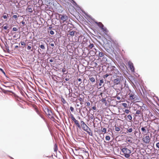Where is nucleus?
I'll list each match as a JSON object with an SVG mask.
<instances>
[{
    "label": "nucleus",
    "mask_w": 159,
    "mask_h": 159,
    "mask_svg": "<svg viewBox=\"0 0 159 159\" xmlns=\"http://www.w3.org/2000/svg\"><path fill=\"white\" fill-rule=\"evenodd\" d=\"M26 10L29 13H31L32 12V8L30 6H29L26 9Z\"/></svg>",
    "instance_id": "nucleus-12"
},
{
    "label": "nucleus",
    "mask_w": 159,
    "mask_h": 159,
    "mask_svg": "<svg viewBox=\"0 0 159 159\" xmlns=\"http://www.w3.org/2000/svg\"><path fill=\"white\" fill-rule=\"evenodd\" d=\"M94 47V44L93 43H90V44L88 46V47L90 49H92Z\"/></svg>",
    "instance_id": "nucleus-27"
},
{
    "label": "nucleus",
    "mask_w": 159,
    "mask_h": 159,
    "mask_svg": "<svg viewBox=\"0 0 159 159\" xmlns=\"http://www.w3.org/2000/svg\"><path fill=\"white\" fill-rule=\"evenodd\" d=\"M142 109V107H140V110H138L136 111V114L138 115L141 114L142 116H143V113H141V109Z\"/></svg>",
    "instance_id": "nucleus-11"
},
{
    "label": "nucleus",
    "mask_w": 159,
    "mask_h": 159,
    "mask_svg": "<svg viewBox=\"0 0 159 159\" xmlns=\"http://www.w3.org/2000/svg\"><path fill=\"white\" fill-rule=\"evenodd\" d=\"M142 140L146 144H149L151 140V138L148 135H144L142 138Z\"/></svg>",
    "instance_id": "nucleus-4"
},
{
    "label": "nucleus",
    "mask_w": 159,
    "mask_h": 159,
    "mask_svg": "<svg viewBox=\"0 0 159 159\" xmlns=\"http://www.w3.org/2000/svg\"><path fill=\"white\" fill-rule=\"evenodd\" d=\"M4 14L5 15H3L2 17L4 19L6 20V21L7 20V17L8 16V14L5 13H4Z\"/></svg>",
    "instance_id": "nucleus-20"
},
{
    "label": "nucleus",
    "mask_w": 159,
    "mask_h": 159,
    "mask_svg": "<svg viewBox=\"0 0 159 159\" xmlns=\"http://www.w3.org/2000/svg\"><path fill=\"white\" fill-rule=\"evenodd\" d=\"M84 98L80 97L79 98V100L80 102H82L84 101Z\"/></svg>",
    "instance_id": "nucleus-36"
},
{
    "label": "nucleus",
    "mask_w": 159,
    "mask_h": 159,
    "mask_svg": "<svg viewBox=\"0 0 159 159\" xmlns=\"http://www.w3.org/2000/svg\"><path fill=\"white\" fill-rule=\"evenodd\" d=\"M156 146L157 148H159V142H158L157 143Z\"/></svg>",
    "instance_id": "nucleus-48"
},
{
    "label": "nucleus",
    "mask_w": 159,
    "mask_h": 159,
    "mask_svg": "<svg viewBox=\"0 0 159 159\" xmlns=\"http://www.w3.org/2000/svg\"><path fill=\"white\" fill-rule=\"evenodd\" d=\"M95 50H96V49H95Z\"/></svg>",
    "instance_id": "nucleus-62"
},
{
    "label": "nucleus",
    "mask_w": 159,
    "mask_h": 159,
    "mask_svg": "<svg viewBox=\"0 0 159 159\" xmlns=\"http://www.w3.org/2000/svg\"><path fill=\"white\" fill-rule=\"evenodd\" d=\"M127 117L129 119V120L128 121H130L132 120V117L130 115H129L127 116Z\"/></svg>",
    "instance_id": "nucleus-23"
},
{
    "label": "nucleus",
    "mask_w": 159,
    "mask_h": 159,
    "mask_svg": "<svg viewBox=\"0 0 159 159\" xmlns=\"http://www.w3.org/2000/svg\"><path fill=\"white\" fill-rule=\"evenodd\" d=\"M111 75H113L116 77L122 75L121 73L115 66H111Z\"/></svg>",
    "instance_id": "nucleus-2"
},
{
    "label": "nucleus",
    "mask_w": 159,
    "mask_h": 159,
    "mask_svg": "<svg viewBox=\"0 0 159 159\" xmlns=\"http://www.w3.org/2000/svg\"><path fill=\"white\" fill-rule=\"evenodd\" d=\"M70 109L72 112H73L74 110V108L72 107H70Z\"/></svg>",
    "instance_id": "nucleus-42"
},
{
    "label": "nucleus",
    "mask_w": 159,
    "mask_h": 159,
    "mask_svg": "<svg viewBox=\"0 0 159 159\" xmlns=\"http://www.w3.org/2000/svg\"><path fill=\"white\" fill-rule=\"evenodd\" d=\"M70 116H71V119L72 120L73 119H74V118H75L74 117L73 115L72 114H71Z\"/></svg>",
    "instance_id": "nucleus-39"
},
{
    "label": "nucleus",
    "mask_w": 159,
    "mask_h": 159,
    "mask_svg": "<svg viewBox=\"0 0 159 159\" xmlns=\"http://www.w3.org/2000/svg\"><path fill=\"white\" fill-rule=\"evenodd\" d=\"M58 17L60 18L61 21L63 23L65 22L68 19V17L66 15L59 14Z\"/></svg>",
    "instance_id": "nucleus-5"
},
{
    "label": "nucleus",
    "mask_w": 159,
    "mask_h": 159,
    "mask_svg": "<svg viewBox=\"0 0 159 159\" xmlns=\"http://www.w3.org/2000/svg\"><path fill=\"white\" fill-rule=\"evenodd\" d=\"M98 26L101 29L103 27L104 25L101 22H98L97 23Z\"/></svg>",
    "instance_id": "nucleus-17"
},
{
    "label": "nucleus",
    "mask_w": 159,
    "mask_h": 159,
    "mask_svg": "<svg viewBox=\"0 0 159 159\" xmlns=\"http://www.w3.org/2000/svg\"><path fill=\"white\" fill-rule=\"evenodd\" d=\"M104 83V80L103 79H101L100 80V82L99 84V86H101L102 85V84Z\"/></svg>",
    "instance_id": "nucleus-22"
},
{
    "label": "nucleus",
    "mask_w": 159,
    "mask_h": 159,
    "mask_svg": "<svg viewBox=\"0 0 159 159\" xmlns=\"http://www.w3.org/2000/svg\"><path fill=\"white\" fill-rule=\"evenodd\" d=\"M117 98L118 100H120V97L119 96L117 97Z\"/></svg>",
    "instance_id": "nucleus-53"
},
{
    "label": "nucleus",
    "mask_w": 159,
    "mask_h": 159,
    "mask_svg": "<svg viewBox=\"0 0 159 159\" xmlns=\"http://www.w3.org/2000/svg\"><path fill=\"white\" fill-rule=\"evenodd\" d=\"M50 61L51 62H52L53 61V60L52 59H51V60H50Z\"/></svg>",
    "instance_id": "nucleus-57"
},
{
    "label": "nucleus",
    "mask_w": 159,
    "mask_h": 159,
    "mask_svg": "<svg viewBox=\"0 0 159 159\" xmlns=\"http://www.w3.org/2000/svg\"><path fill=\"white\" fill-rule=\"evenodd\" d=\"M92 108L94 110H96V106H94L92 107Z\"/></svg>",
    "instance_id": "nucleus-51"
},
{
    "label": "nucleus",
    "mask_w": 159,
    "mask_h": 159,
    "mask_svg": "<svg viewBox=\"0 0 159 159\" xmlns=\"http://www.w3.org/2000/svg\"><path fill=\"white\" fill-rule=\"evenodd\" d=\"M124 112L126 114H129L130 112V111L129 109H126L124 111Z\"/></svg>",
    "instance_id": "nucleus-32"
},
{
    "label": "nucleus",
    "mask_w": 159,
    "mask_h": 159,
    "mask_svg": "<svg viewBox=\"0 0 159 159\" xmlns=\"http://www.w3.org/2000/svg\"><path fill=\"white\" fill-rule=\"evenodd\" d=\"M101 101L102 102H105V104L106 105V103H107L106 102V98H102L101 100Z\"/></svg>",
    "instance_id": "nucleus-29"
},
{
    "label": "nucleus",
    "mask_w": 159,
    "mask_h": 159,
    "mask_svg": "<svg viewBox=\"0 0 159 159\" xmlns=\"http://www.w3.org/2000/svg\"><path fill=\"white\" fill-rule=\"evenodd\" d=\"M102 93H101L100 95L102 97Z\"/></svg>",
    "instance_id": "nucleus-59"
},
{
    "label": "nucleus",
    "mask_w": 159,
    "mask_h": 159,
    "mask_svg": "<svg viewBox=\"0 0 159 159\" xmlns=\"http://www.w3.org/2000/svg\"><path fill=\"white\" fill-rule=\"evenodd\" d=\"M0 71H1L2 73L5 75H6V74L4 70L1 68H0Z\"/></svg>",
    "instance_id": "nucleus-37"
},
{
    "label": "nucleus",
    "mask_w": 159,
    "mask_h": 159,
    "mask_svg": "<svg viewBox=\"0 0 159 159\" xmlns=\"http://www.w3.org/2000/svg\"><path fill=\"white\" fill-rule=\"evenodd\" d=\"M121 150L120 154L121 155L124 156L126 158H128L130 157L131 153L130 149H128L126 147L123 148L121 147Z\"/></svg>",
    "instance_id": "nucleus-1"
},
{
    "label": "nucleus",
    "mask_w": 159,
    "mask_h": 159,
    "mask_svg": "<svg viewBox=\"0 0 159 159\" xmlns=\"http://www.w3.org/2000/svg\"><path fill=\"white\" fill-rule=\"evenodd\" d=\"M89 80H90V81L92 82H94L95 81V78L92 77L90 76L89 77Z\"/></svg>",
    "instance_id": "nucleus-19"
},
{
    "label": "nucleus",
    "mask_w": 159,
    "mask_h": 159,
    "mask_svg": "<svg viewBox=\"0 0 159 159\" xmlns=\"http://www.w3.org/2000/svg\"><path fill=\"white\" fill-rule=\"evenodd\" d=\"M54 150L55 152H57L58 150V147L57 145L56 144H55L54 146Z\"/></svg>",
    "instance_id": "nucleus-18"
},
{
    "label": "nucleus",
    "mask_w": 159,
    "mask_h": 159,
    "mask_svg": "<svg viewBox=\"0 0 159 159\" xmlns=\"http://www.w3.org/2000/svg\"><path fill=\"white\" fill-rule=\"evenodd\" d=\"M66 71V69L65 67L64 66V68H63L62 69V72L63 73H65Z\"/></svg>",
    "instance_id": "nucleus-38"
},
{
    "label": "nucleus",
    "mask_w": 159,
    "mask_h": 159,
    "mask_svg": "<svg viewBox=\"0 0 159 159\" xmlns=\"http://www.w3.org/2000/svg\"><path fill=\"white\" fill-rule=\"evenodd\" d=\"M104 55V53L102 52H99V54H98V56L99 57H103Z\"/></svg>",
    "instance_id": "nucleus-26"
},
{
    "label": "nucleus",
    "mask_w": 159,
    "mask_h": 159,
    "mask_svg": "<svg viewBox=\"0 0 159 159\" xmlns=\"http://www.w3.org/2000/svg\"><path fill=\"white\" fill-rule=\"evenodd\" d=\"M128 65L131 71L134 72V68L133 64L131 61H129L128 62Z\"/></svg>",
    "instance_id": "nucleus-9"
},
{
    "label": "nucleus",
    "mask_w": 159,
    "mask_h": 159,
    "mask_svg": "<svg viewBox=\"0 0 159 159\" xmlns=\"http://www.w3.org/2000/svg\"><path fill=\"white\" fill-rule=\"evenodd\" d=\"M39 47L41 49H45V47L43 45H41L40 46H39Z\"/></svg>",
    "instance_id": "nucleus-34"
},
{
    "label": "nucleus",
    "mask_w": 159,
    "mask_h": 159,
    "mask_svg": "<svg viewBox=\"0 0 159 159\" xmlns=\"http://www.w3.org/2000/svg\"><path fill=\"white\" fill-rule=\"evenodd\" d=\"M129 99L131 100L132 102H134V99L136 98V96L133 93H129Z\"/></svg>",
    "instance_id": "nucleus-7"
},
{
    "label": "nucleus",
    "mask_w": 159,
    "mask_h": 159,
    "mask_svg": "<svg viewBox=\"0 0 159 159\" xmlns=\"http://www.w3.org/2000/svg\"><path fill=\"white\" fill-rule=\"evenodd\" d=\"M44 111L49 118L52 120L54 119L53 114L50 108H45L44 109Z\"/></svg>",
    "instance_id": "nucleus-3"
},
{
    "label": "nucleus",
    "mask_w": 159,
    "mask_h": 159,
    "mask_svg": "<svg viewBox=\"0 0 159 159\" xmlns=\"http://www.w3.org/2000/svg\"><path fill=\"white\" fill-rule=\"evenodd\" d=\"M109 75L108 74H106L103 77V78H107L108 76Z\"/></svg>",
    "instance_id": "nucleus-40"
},
{
    "label": "nucleus",
    "mask_w": 159,
    "mask_h": 159,
    "mask_svg": "<svg viewBox=\"0 0 159 159\" xmlns=\"http://www.w3.org/2000/svg\"><path fill=\"white\" fill-rule=\"evenodd\" d=\"M80 104L82 105L83 104V103L82 102H80Z\"/></svg>",
    "instance_id": "nucleus-61"
},
{
    "label": "nucleus",
    "mask_w": 159,
    "mask_h": 159,
    "mask_svg": "<svg viewBox=\"0 0 159 159\" xmlns=\"http://www.w3.org/2000/svg\"><path fill=\"white\" fill-rule=\"evenodd\" d=\"M18 47V46H15V48H17Z\"/></svg>",
    "instance_id": "nucleus-58"
},
{
    "label": "nucleus",
    "mask_w": 159,
    "mask_h": 159,
    "mask_svg": "<svg viewBox=\"0 0 159 159\" xmlns=\"http://www.w3.org/2000/svg\"><path fill=\"white\" fill-rule=\"evenodd\" d=\"M69 80H70V79L69 78V76H68V78H66L65 79V80L66 81H68Z\"/></svg>",
    "instance_id": "nucleus-50"
},
{
    "label": "nucleus",
    "mask_w": 159,
    "mask_h": 159,
    "mask_svg": "<svg viewBox=\"0 0 159 159\" xmlns=\"http://www.w3.org/2000/svg\"><path fill=\"white\" fill-rule=\"evenodd\" d=\"M2 27L3 28V29L4 30H7V29L8 27V26L7 24H6L5 26H4V25H3L2 26Z\"/></svg>",
    "instance_id": "nucleus-30"
},
{
    "label": "nucleus",
    "mask_w": 159,
    "mask_h": 159,
    "mask_svg": "<svg viewBox=\"0 0 159 159\" xmlns=\"http://www.w3.org/2000/svg\"><path fill=\"white\" fill-rule=\"evenodd\" d=\"M86 103H87V106H88L89 107L91 105L90 103L89 102H87Z\"/></svg>",
    "instance_id": "nucleus-49"
},
{
    "label": "nucleus",
    "mask_w": 159,
    "mask_h": 159,
    "mask_svg": "<svg viewBox=\"0 0 159 159\" xmlns=\"http://www.w3.org/2000/svg\"><path fill=\"white\" fill-rule=\"evenodd\" d=\"M61 101L64 104H65L66 102L65 99L63 98H61Z\"/></svg>",
    "instance_id": "nucleus-35"
},
{
    "label": "nucleus",
    "mask_w": 159,
    "mask_h": 159,
    "mask_svg": "<svg viewBox=\"0 0 159 159\" xmlns=\"http://www.w3.org/2000/svg\"><path fill=\"white\" fill-rule=\"evenodd\" d=\"M75 124L79 128H81L80 126V124L79 123L78 121L76 120L74 122Z\"/></svg>",
    "instance_id": "nucleus-16"
},
{
    "label": "nucleus",
    "mask_w": 159,
    "mask_h": 159,
    "mask_svg": "<svg viewBox=\"0 0 159 159\" xmlns=\"http://www.w3.org/2000/svg\"><path fill=\"white\" fill-rule=\"evenodd\" d=\"M110 137L109 136H107L106 137V139L107 141H109L110 139Z\"/></svg>",
    "instance_id": "nucleus-33"
},
{
    "label": "nucleus",
    "mask_w": 159,
    "mask_h": 159,
    "mask_svg": "<svg viewBox=\"0 0 159 159\" xmlns=\"http://www.w3.org/2000/svg\"><path fill=\"white\" fill-rule=\"evenodd\" d=\"M31 46H28L27 47V49L28 50H30L31 49Z\"/></svg>",
    "instance_id": "nucleus-45"
},
{
    "label": "nucleus",
    "mask_w": 159,
    "mask_h": 159,
    "mask_svg": "<svg viewBox=\"0 0 159 159\" xmlns=\"http://www.w3.org/2000/svg\"><path fill=\"white\" fill-rule=\"evenodd\" d=\"M80 124L82 128L87 125L83 121H80Z\"/></svg>",
    "instance_id": "nucleus-13"
},
{
    "label": "nucleus",
    "mask_w": 159,
    "mask_h": 159,
    "mask_svg": "<svg viewBox=\"0 0 159 159\" xmlns=\"http://www.w3.org/2000/svg\"><path fill=\"white\" fill-rule=\"evenodd\" d=\"M72 120L75 122V121L76 120L75 118H74V119H73Z\"/></svg>",
    "instance_id": "nucleus-56"
},
{
    "label": "nucleus",
    "mask_w": 159,
    "mask_h": 159,
    "mask_svg": "<svg viewBox=\"0 0 159 159\" xmlns=\"http://www.w3.org/2000/svg\"><path fill=\"white\" fill-rule=\"evenodd\" d=\"M115 129L116 131H119L120 130V128L119 127H117L116 125L115 126Z\"/></svg>",
    "instance_id": "nucleus-25"
},
{
    "label": "nucleus",
    "mask_w": 159,
    "mask_h": 159,
    "mask_svg": "<svg viewBox=\"0 0 159 159\" xmlns=\"http://www.w3.org/2000/svg\"><path fill=\"white\" fill-rule=\"evenodd\" d=\"M101 29L103 30V31L105 33H107L108 32V30H107V28L103 26V28H102Z\"/></svg>",
    "instance_id": "nucleus-15"
},
{
    "label": "nucleus",
    "mask_w": 159,
    "mask_h": 159,
    "mask_svg": "<svg viewBox=\"0 0 159 159\" xmlns=\"http://www.w3.org/2000/svg\"><path fill=\"white\" fill-rule=\"evenodd\" d=\"M101 131L102 132L104 133H106L107 132V129L106 128H101Z\"/></svg>",
    "instance_id": "nucleus-24"
},
{
    "label": "nucleus",
    "mask_w": 159,
    "mask_h": 159,
    "mask_svg": "<svg viewBox=\"0 0 159 159\" xmlns=\"http://www.w3.org/2000/svg\"><path fill=\"white\" fill-rule=\"evenodd\" d=\"M137 133V131H135V134L136 133Z\"/></svg>",
    "instance_id": "nucleus-60"
},
{
    "label": "nucleus",
    "mask_w": 159,
    "mask_h": 159,
    "mask_svg": "<svg viewBox=\"0 0 159 159\" xmlns=\"http://www.w3.org/2000/svg\"><path fill=\"white\" fill-rule=\"evenodd\" d=\"M50 33L51 35H53L54 34V32L52 30H51L50 32Z\"/></svg>",
    "instance_id": "nucleus-41"
},
{
    "label": "nucleus",
    "mask_w": 159,
    "mask_h": 159,
    "mask_svg": "<svg viewBox=\"0 0 159 159\" xmlns=\"http://www.w3.org/2000/svg\"><path fill=\"white\" fill-rule=\"evenodd\" d=\"M21 44L22 45H25V43L24 42H21Z\"/></svg>",
    "instance_id": "nucleus-46"
},
{
    "label": "nucleus",
    "mask_w": 159,
    "mask_h": 159,
    "mask_svg": "<svg viewBox=\"0 0 159 159\" xmlns=\"http://www.w3.org/2000/svg\"><path fill=\"white\" fill-rule=\"evenodd\" d=\"M78 80L79 81H80V82L81 81V79H80V78H79V79H78Z\"/></svg>",
    "instance_id": "nucleus-54"
},
{
    "label": "nucleus",
    "mask_w": 159,
    "mask_h": 159,
    "mask_svg": "<svg viewBox=\"0 0 159 159\" xmlns=\"http://www.w3.org/2000/svg\"><path fill=\"white\" fill-rule=\"evenodd\" d=\"M51 46L53 47L54 46V44L53 43H51L50 44Z\"/></svg>",
    "instance_id": "nucleus-52"
},
{
    "label": "nucleus",
    "mask_w": 159,
    "mask_h": 159,
    "mask_svg": "<svg viewBox=\"0 0 159 159\" xmlns=\"http://www.w3.org/2000/svg\"><path fill=\"white\" fill-rule=\"evenodd\" d=\"M17 17H18V16H17L16 15H14L13 16V17L16 19Z\"/></svg>",
    "instance_id": "nucleus-44"
},
{
    "label": "nucleus",
    "mask_w": 159,
    "mask_h": 159,
    "mask_svg": "<svg viewBox=\"0 0 159 159\" xmlns=\"http://www.w3.org/2000/svg\"><path fill=\"white\" fill-rule=\"evenodd\" d=\"M117 78L114 80V83L115 84H118L120 82L122 75L117 76Z\"/></svg>",
    "instance_id": "nucleus-8"
},
{
    "label": "nucleus",
    "mask_w": 159,
    "mask_h": 159,
    "mask_svg": "<svg viewBox=\"0 0 159 159\" xmlns=\"http://www.w3.org/2000/svg\"><path fill=\"white\" fill-rule=\"evenodd\" d=\"M147 130L148 131L147 126L142 127L141 129V130L143 134L147 133L148 132H147Z\"/></svg>",
    "instance_id": "nucleus-10"
},
{
    "label": "nucleus",
    "mask_w": 159,
    "mask_h": 159,
    "mask_svg": "<svg viewBox=\"0 0 159 159\" xmlns=\"http://www.w3.org/2000/svg\"><path fill=\"white\" fill-rule=\"evenodd\" d=\"M21 23H22V25H24L25 24V22L24 21H22V22H21Z\"/></svg>",
    "instance_id": "nucleus-55"
},
{
    "label": "nucleus",
    "mask_w": 159,
    "mask_h": 159,
    "mask_svg": "<svg viewBox=\"0 0 159 159\" xmlns=\"http://www.w3.org/2000/svg\"><path fill=\"white\" fill-rule=\"evenodd\" d=\"M75 31H72L70 32L69 34L71 36H73L75 35Z\"/></svg>",
    "instance_id": "nucleus-21"
},
{
    "label": "nucleus",
    "mask_w": 159,
    "mask_h": 159,
    "mask_svg": "<svg viewBox=\"0 0 159 159\" xmlns=\"http://www.w3.org/2000/svg\"><path fill=\"white\" fill-rule=\"evenodd\" d=\"M39 116L42 119H44V116L42 114H41L39 115Z\"/></svg>",
    "instance_id": "nucleus-47"
},
{
    "label": "nucleus",
    "mask_w": 159,
    "mask_h": 159,
    "mask_svg": "<svg viewBox=\"0 0 159 159\" xmlns=\"http://www.w3.org/2000/svg\"><path fill=\"white\" fill-rule=\"evenodd\" d=\"M17 29L16 27H14L12 29V30L14 31H16Z\"/></svg>",
    "instance_id": "nucleus-43"
},
{
    "label": "nucleus",
    "mask_w": 159,
    "mask_h": 159,
    "mask_svg": "<svg viewBox=\"0 0 159 159\" xmlns=\"http://www.w3.org/2000/svg\"><path fill=\"white\" fill-rule=\"evenodd\" d=\"M82 129L84 131H86L89 135L93 136V133L91 132V130L90 128L87 125L83 127Z\"/></svg>",
    "instance_id": "nucleus-6"
},
{
    "label": "nucleus",
    "mask_w": 159,
    "mask_h": 159,
    "mask_svg": "<svg viewBox=\"0 0 159 159\" xmlns=\"http://www.w3.org/2000/svg\"><path fill=\"white\" fill-rule=\"evenodd\" d=\"M36 111L37 112V113L38 114V115L39 116L42 114L41 112L38 109H36Z\"/></svg>",
    "instance_id": "nucleus-31"
},
{
    "label": "nucleus",
    "mask_w": 159,
    "mask_h": 159,
    "mask_svg": "<svg viewBox=\"0 0 159 159\" xmlns=\"http://www.w3.org/2000/svg\"><path fill=\"white\" fill-rule=\"evenodd\" d=\"M122 105L125 107V108H127L128 107V105L126 103H124L122 104Z\"/></svg>",
    "instance_id": "nucleus-28"
},
{
    "label": "nucleus",
    "mask_w": 159,
    "mask_h": 159,
    "mask_svg": "<svg viewBox=\"0 0 159 159\" xmlns=\"http://www.w3.org/2000/svg\"><path fill=\"white\" fill-rule=\"evenodd\" d=\"M133 131V129L131 127H129L127 129V133H131Z\"/></svg>",
    "instance_id": "nucleus-14"
}]
</instances>
